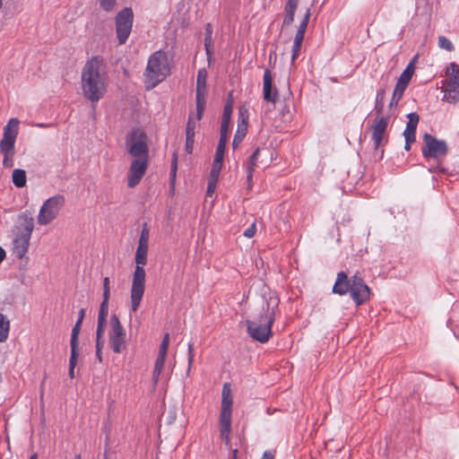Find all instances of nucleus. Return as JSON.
Wrapping results in <instances>:
<instances>
[{
    "instance_id": "nucleus-22",
    "label": "nucleus",
    "mask_w": 459,
    "mask_h": 459,
    "mask_svg": "<svg viewBox=\"0 0 459 459\" xmlns=\"http://www.w3.org/2000/svg\"><path fill=\"white\" fill-rule=\"evenodd\" d=\"M409 121L407 122L405 130L403 131L404 138H413L415 139V134L417 126L420 120V117L417 113H410L407 115Z\"/></svg>"
},
{
    "instance_id": "nucleus-37",
    "label": "nucleus",
    "mask_w": 459,
    "mask_h": 459,
    "mask_svg": "<svg viewBox=\"0 0 459 459\" xmlns=\"http://www.w3.org/2000/svg\"><path fill=\"white\" fill-rule=\"evenodd\" d=\"M205 103V98L199 97V99H196V114L194 116V118L196 122H198L203 117Z\"/></svg>"
},
{
    "instance_id": "nucleus-46",
    "label": "nucleus",
    "mask_w": 459,
    "mask_h": 459,
    "mask_svg": "<svg viewBox=\"0 0 459 459\" xmlns=\"http://www.w3.org/2000/svg\"><path fill=\"white\" fill-rule=\"evenodd\" d=\"M218 180L208 179L207 195L212 196L214 193Z\"/></svg>"
},
{
    "instance_id": "nucleus-56",
    "label": "nucleus",
    "mask_w": 459,
    "mask_h": 459,
    "mask_svg": "<svg viewBox=\"0 0 459 459\" xmlns=\"http://www.w3.org/2000/svg\"><path fill=\"white\" fill-rule=\"evenodd\" d=\"M237 455H238V449H234L232 451V459H238Z\"/></svg>"
},
{
    "instance_id": "nucleus-17",
    "label": "nucleus",
    "mask_w": 459,
    "mask_h": 459,
    "mask_svg": "<svg viewBox=\"0 0 459 459\" xmlns=\"http://www.w3.org/2000/svg\"><path fill=\"white\" fill-rule=\"evenodd\" d=\"M30 240V236L15 232L13 240V254L16 257L22 259L25 256L26 253L28 252Z\"/></svg>"
},
{
    "instance_id": "nucleus-26",
    "label": "nucleus",
    "mask_w": 459,
    "mask_h": 459,
    "mask_svg": "<svg viewBox=\"0 0 459 459\" xmlns=\"http://www.w3.org/2000/svg\"><path fill=\"white\" fill-rule=\"evenodd\" d=\"M204 44L207 57H212L215 55L214 45L212 41V28L210 23L205 26Z\"/></svg>"
},
{
    "instance_id": "nucleus-21",
    "label": "nucleus",
    "mask_w": 459,
    "mask_h": 459,
    "mask_svg": "<svg viewBox=\"0 0 459 459\" xmlns=\"http://www.w3.org/2000/svg\"><path fill=\"white\" fill-rule=\"evenodd\" d=\"M207 71L205 68L199 69L196 80V99L205 98L207 93Z\"/></svg>"
},
{
    "instance_id": "nucleus-28",
    "label": "nucleus",
    "mask_w": 459,
    "mask_h": 459,
    "mask_svg": "<svg viewBox=\"0 0 459 459\" xmlns=\"http://www.w3.org/2000/svg\"><path fill=\"white\" fill-rule=\"evenodd\" d=\"M166 357L167 355L158 354L156 358L152 372V383L154 385L158 384L160 374L164 369Z\"/></svg>"
},
{
    "instance_id": "nucleus-25",
    "label": "nucleus",
    "mask_w": 459,
    "mask_h": 459,
    "mask_svg": "<svg viewBox=\"0 0 459 459\" xmlns=\"http://www.w3.org/2000/svg\"><path fill=\"white\" fill-rule=\"evenodd\" d=\"M224 152L216 151L213 164L209 175V179L218 180L220 172L222 168Z\"/></svg>"
},
{
    "instance_id": "nucleus-13",
    "label": "nucleus",
    "mask_w": 459,
    "mask_h": 459,
    "mask_svg": "<svg viewBox=\"0 0 459 459\" xmlns=\"http://www.w3.org/2000/svg\"><path fill=\"white\" fill-rule=\"evenodd\" d=\"M134 13L131 8L126 7L116 16V32L119 44L127 40L133 25Z\"/></svg>"
},
{
    "instance_id": "nucleus-10",
    "label": "nucleus",
    "mask_w": 459,
    "mask_h": 459,
    "mask_svg": "<svg viewBox=\"0 0 459 459\" xmlns=\"http://www.w3.org/2000/svg\"><path fill=\"white\" fill-rule=\"evenodd\" d=\"M65 202V196L56 195L47 199L41 205L37 221L39 225H48L57 218Z\"/></svg>"
},
{
    "instance_id": "nucleus-42",
    "label": "nucleus",
    "mask_w": 459,
    "mask_h": 459,
    "mask_svg": "<svg viewBox=\"0 0 459 459\" xmlns=\"http://www.w3.org/2000/svg\"><path fill=\"white\" fill-rule=\"evenodd\" d=\"M100 7L106 12H110L113 10L117 0H99Z\"/></svg>"
},
{
    "instance_id": "nucleus-54",
    "label": "nucleus",
    "mask_w": 459,
    "mask_h": 459,
    "mask_svg": "<svg viewBox=\"0 0 459 459\" xmlns=\"http://www.w3.org/2000/svg\"><path fill=\"white\" fill-rule=\"evenodd\" d=\"M96 356L100 362L102 361V355H101V350H96Z\"/></svg>"
},
{
    "instance_id": "nucleus-45",
    "label": "nucleus",
    "mask_w": 459,
    "mask_h": 459,
    "mask_svg": "<svg viewBox=\"0 0 459 459\" xmlns=\"http://www.w3.org/2000/svg\"><path fill=\"white\" fill-rule=\"evenodd\" d=\"M177 168H178V159H177V156L174 155L173 160L171 162V169H170V180H171V184L174 183V180L176 178Z\"/></svg>"
},
{
    "instance_id": "nucleus-35",
    "label": "nucleus",
    "mask_w": 459,
    "mask_h": 459,
    "mask_svg": "<svg viewBox=\"0 0 459 459\" xmlns=\"http://www.w3.org/2000/svg\"><path fill=\"white\" fill-rule=\"evenodd\" d=\"M197 122L194 118V115L189 116L186 128V137L195 138Z\"/></svg>"
},
{
    "instance_id": "nucleus-52",
    "label": "nucleus",
    "mask_w": 459,
    "mask_h": 459,
    "mask_svg": "<svg viewBox=\"0 0 459 459\" xmlns=\"http://www.w3.org/2000/svg\"><path fill=\"white\" fill-rule=\"evenodd\" d=\"M413 142H415V139H413V138H410V139H409V138H405V145H404V149H405L406 151H410V149H411V143H412Z\"/></svg>"
},
{
    "instance_id": "nucleus-24",
    "label": "nucleus",
    "mask_w": 459,
    "mask_h": 459,
    "mask_svg": "<svg viewBox=\"0 0 459 459\" xmlns=\"http://www.w3.org/2000/svg\"><path fill=\"white\" fill-rule=\"evenodd\" d=\"M259 152H260V149L256 148L246 163L247 180V184H248V188H251V186H252L253 172L255 170L256 162L258 160Z\"/></svg>"
},
{
    "instance_id": "nucleus-27",
    "label": "nucleus",
    "mask_w": 459,
    "mask_h": 459,
    "mask_svg": "<svg viewBox=\"0 0 459 459\" xmlns=\"http://www.w3.org/2000/svg\"><path fill=\"white\" fill-rule=\"evenodd\" d=\"M85 316V309L81 308L79 311L78 319L73 327L71 334V348H78V336L81 330V325Z\"/></svg>"
},
{
    "instance_id": "nucleus-14",
    "label": "nucleus",
    "mask_w": 459,
    "mask_h": 459,
    "mask_svg": "<svg viewBox=\"0 0 459 459\" xmlns=\"http://www.w3.org/2000/svg\"><path fill=\"white\" fill-rule=\"evenodd\" d=\"M148 167V160L145 158L134 159L131 163L129 171L127 174L129 187H134L138 185L144 176Z\"/></svg>"
},
{
    "instance_id": "nucleus-49",
    "label": "nucleus",
    "mask_w": 459,
    "mask_h": 459,
    "mask_svg": "<svg viewBox=\"0 0 459 459\" xmlns=\"http://www.w3.org/2000/svg\"><path fill=\"white\" fill-rule=\"evenodd\" d=\"M385 95V89H379L377 91L376 100L384 101Z\"/></svg>"
},
{
    "instance_id": "nucleus-15",
    "label": "nucleus",
    "mask_w": 459,
    "mask_h": 459,
    "mask_svg": "<svg viewBox=\"0 0 459 459\" xmlns=\"http://www.w3.org/2000/svg\"><path fill=\"white\" fill-rule=\"evenodd\" d=\"M232 111V104L227 103L224 107L223 117L221 125L220 140L216 151L225 152L226 144L228 143L229 128Z\"/></svg>"
},
{
    "instance_id": "nucleus-33",
    "label": "nucleus",
    "mask_w": 459,
    "mask_h": 459,
    "mask_svg": "<svg viewBox=\"0 0 459 459\" xmlns=\"http://www.w3.org/2000/svg\"><path fill=\"white\" fill-rule=\"evenodd\" d=\"M406 88H407L406 86H403V85H402L400 83H396L394 91V93H393L392 100H391L390 104H389L390 108H392L393 106H396L397 105V103L399 102V100L403 97V92H404Z\"/></svg>"
},
{
    "instance_id": "nucleus-20",
    "label": "nucleus",
    "mask_w": 459,
    "mask_h": 459,
    "mask_svg": "<svg viewBox=\"0 0 459 459\" xmlns=\"http://www.w3.org/2000/svg\"><path fill=\"white\" fill-rule=\"evenodd\" d=\"M20 226L17 228L18 233L30 236L34 229L33 218L29 212H24L18 216Z\"/></svg>"
},
{
    "instance_id": "nucleus-7",
    "label": "nucleus",
    "mask_w": 459,
    "mask_h": 459,
    "mask_svg": "<svg viewBox=\"0 0 459 459\" xmlns=\"http://www.w3.org/2000/svg\"><path fill=\"white\" fill-rule=\"evenodd\" d=\"M221 408L220 413L221 437L226 445L230 443L231 431L232 395L230 384H224L222 388Z\"/></svg>"
},
{
    "instance_id": "nucleus-12",
    "label": "nucleus",
    "mask_w": 459,
    "mask_h": 459,
    "mask_svg": "<svg viewBox=\"0 0 459 459\" xmlns=\"http://www.w3.org/2000/svg\"><path fill=\"white\" fill-rule=\"evenodd\" d=\"M447 151V144L445 141L438 140L429 134H425L423 135L421 152L425 159H434L438 160L446 155Z\"/></svg>"
},
{
    "instance_id": "nucleus-18",
    "label": "nucleus",
    "mask_w": 459,
    "mask_h": 459,
    "mask_svg": "<svg viewBox=\"0 0 459 459\" xmlns=\"http://www.w3.org/2000/svg\"><path fill=\"white\" fill-rule=\"evenodd\" d=\"M264 89H263V94L264 99L272 103H275L278 100V93L277 91H273V76L271 74V71L269 69H266L264 74Z\"/></svg>"
},
{
    "instance_id": "nucleus-16",
    "label": "nucleus",
    "mask_w": 459,
    "mask_h": 459,
    "mask_svg": "<svg viewBox=\"0 0 459 459\" xmlns=\"http://www.w3.org/2000/svg\"><path fill=\"white\" fill-rule=\"evenodd\" d=\"M388 126V118L385 117H377L375 124L372 126V141L374 148L377 150L385 142V131Z\"/></svg>"
},
{
    "instance_id": "nucleus-40",
    "label": "nucleus",
    "mask_w": 459,
    "mask_h": 459,
    "mask_svg": "<svg viewBox=\"0 0 459 459\" xmlns=\"http://www.w3.org/2000/svg\"><path fill=\"white\" fill-rule=\"evenodd\" d=\"M169 345V334L166 333L161 341L159 354L167 355Z\"/></svg>"
},
{
    "instance_id": "nucleus-53",
    "label": "nucleus",
    "mask_w": 459,
    "mask_h": 459,
    "mask_svg": "<svg viewBox=\"0 0 459 459\" xmlns=\"http://www.w3.org/2000/svg\"><path fill=\"white\" fill-rule=\"evenodd\" d=\"M5 257V251L3 247H0V263L4 261Z\"/></svg>"
},
{
    "instance_id": "nucleus-5",
    "label": "nucleus",
    "mask_w": 459,
    "mask_h": 459,
    "mask_svg": "<svg viewBox=\"0 0 459 459\" xmlns=\"http://www.w3.org/2000/svg\"><path fill=\"white\" fill-rule=\"evenodd\" d=\"M19 131V120L11 118L4 127L3 138L0 141V152L4 155L3 165L5 168L13 166L14 144Z\"/></svg>"
},
{
    "instance_id": "nucleus-11",
    "label": "nucleus",
    "mask_w": 459,
    "mask_h": 459,
    "mask_svg": "<svg viewBox=\"0 0 459 459\" xmlns=\"http://www.w3.org/2000/svg\"><path fill=\"white\" fill-rule=\"evenodd\" d=\"M108 342L115 353H121L126 347V333L121 325L118 316L113 314L110 316V329L108 332Z\"/></svg>"
},
{
    "instance_id": "nucleus-51",
    "label": "nucleus",
    "mask_w": 459,
    "mask_h": 459,
    "mask_svg": "<svg viewBox=\"0 0 459 459\" xmlns=\"http://www.w3.org/2000/svg\"><path fill=\"white\" fill-rule=\"evenodd\" d=\"M261 459H274V453L272 451H265Z\"/></svg>"
},
{
    "instance_id": "nucleus-2",
    "label": "nucleus",
    "mask_w": 459,
    "mask_h": 459,
    "mask_svg": "<svg viewBox=\"0 0 459 459\" xmlns=\"http://www.w3.org/2000/svg\"><path fill=\"white\" fill-rule=\"evenodd\" d=\"M149 237V230L144 225L141 231L134 255L135 268L130 288L131 310L133 312L138 310L145 291L146 272L143 266L147 264Z\"/></svg>"
},
{
    "instance_id": "nucleus-48",
    "label": "nucleus",
    "mask_w": 459,
    "mask_h": 459,
    "mask_svg": "<svg viewBox=\"0 0 459 459\" xmlns=\"http://www.w3.org/2000/svg\"><path fill=\"white\" fill-rule=\"evenodd\" d=\"M195 138L186 137V151L187 153H192L194 149Z\"/></svg>"
},
{
    "instance_id": "nucleus-32",
    "label": "nucleus",
    "mask_w": 459,
    "mask_h": 459,
    "mask_svg": "<svg viewBox=\"0 0 459 459\" xmlns=\"http://www.w3.org/2000/svg\"><path fill=\"white\" fill-rule=\"evenodd\" d=\"M13 183L17 187H23L26 185V173L23 169H16L12 175Z\"/></svg>"
},
{
    "instance_id": "nucleus-43",
    "label": "nucleus",
    "mask_w": 459,
    "mask_h": 459,
    "mask_svg": "<svg viewBox=\"0 0 459 459\" xmlns=\"http://www.w3.org/2000/svg\"><path fill=\"white\" fill-rule=\"evenodd\" d=\"M110 298V281L108 277L103 279V299H109Z\"/></svg>"
},
{
    "instance_id": "nucleus-39",
    "label": "nucleus",
    "mask_w": 459,
    "mask_h": 459,
    "mask_svg": "<svg viewBox=\"0 0 459 459\" xmlns=\"http://www.w3.org/2000/svg\"><path fill=\"white\" fill-rule=\"evenodd\" d=\"M438 47L448 51H452L454 49L452 42L444 36H440L438 38Z\"/></svg>"
},
{
    "instance_id": "nucleus-8",
    "label": "nucleus",
    "mask_w": 459,
    "mask_h": 459,
    "mask_svg": "<svg viewBox=\"0 0 459 459\" xmlns=\"http://www.w3.org/2000/svg\"><path fill=\"white\" fill-rule=\"evenodd\" d=\"M446 79L441 83L443 100L449 103L459 101V65L450 63L446 69Z\"/></svg>"
},
{
    "instance_id": "nucleus-3",
    "label": "nucleus",
    "mask_w": 459,
    "mask_h": 459,
    "mask_svg": "<svg viewBox=\"0 0 459 459\" xmlns=\"http://www.w3.org/2000/svg\"><path fill=\"white\" fill-rule=\"evenodd\" d=\"M82 88L91 102L100 100L107 88L105 65L101 59H88L82 71Z\"/></svg>"
},
{
    "instance_id": "nucleus-30",
    "label": "nucleus",
    "mask_w": 459,
    "mask_h": 459,
    "mask_svg": "<svg viewBox=\"0 0 459 459\" xmlns=\"http://www.w3.org/2000/svg\"><path fill=\"white\" fill-rule=\"evenodd\" d=\"M108 300L109 299H102V302L100 306V311L98 315V325L97 328H104L106 326L107 316L108 314Z\"/></svg>"
},
{
    "instance_id": "nucleus-58",
    "label": "nucleus",
    "mask_w": 459,
    "mask_h": 459,
    "mask_svg": "<svg viewBox=\"0 0 459 459\" xmlns=\"http://www.w3.org/2000/svg\"><path fill=\"white\" fill-rule=\"evenodd\" d=\"M30 459H38L37 454H33Z\"/></svg>"
},
{
    "instance_id": "nucleus-36",
    "label": "nucleus",
    "mask_w": 459,
    "mask_h": 459,
    "mask_svg": "<svg viewBox=\"0 0 459 459\" xmlns=\"http://www.w3.org/2000/svg\"><path fill=\"white\" fill-rule=\"evenodd\" d=\"M304 35L305 34H303V33H299V32L296 33L293 46H292L291 57H297L299 56V51L300 49L301 43L304 39Z\"/></svg>"
},
{
    "instance_id": "nucleus-6",
    "label": "nucleus",
    "mask_w": 459,
    "mask_h": 459,
    "mask_svg": "<svg viewBox=\"0 0 459 459\" xmlns=\"http://www.w3.org/2000/svg\"><path fill=\"white\" fill-rule=\"evenodd\" d=\"M170 73L169 59H148L147 67L143 74L147 90L153 89Z\"/></svg>"
},
{
    "instance_id": "nucleus-55",
    "label": "nucleus",
    "mask_w": 459,
    "mask_h": 459,
    "mask_svg": "<svg viewBox=\"0 0 459 459\" xmlns=\"http://www.w3.org/2000/svg\"><path fill=\"white\" fill-rule=\"evenodd\" d=\"M160 54H161V51H160V50H159V51H156L155 53H153L150 57H153V58H156V57H162V56H160Z\"/></svg>"
},
{
    "instance_id": "nucleus-44",
    "label": "nucleus",
    "mask_w": 459,
    "mask_h": 459,
    "mask_svg": "<svg viewBox=\"0 0 459 459\" xmlns=\"http://www.w3.org/2000/svg\"><path fill=\"white\" fill-rule=\"evenodd\" d=\"M188 367H187V371H186V374L188 375L190 370H191V368H192V365H193V362H194V344L193 343H189L188 344Z\"/></svg>"
},
{
    "instance_id": "nucleus-23",
    "label": "nucleus",
    "mask_w": 459,
    "mask_h": 459,
    "mask_svg": "<svg viewBox=\"0 0 459 459\" xmlns=\"http://www.w3.org/2000/svg\"><path fill=\"white\" fill-rule=\"evenodd\" d=\"M299 4V0H288L284 7L283 25L289 26L294 21L295 12Z\"/></svg>"
},
{
    "instance_id": "nucleus-57",
    "label": "nucleus",
    "mask_w": 459,
    "mask_h": 459,
    "mask_svg": "<svg viewBox=\"0 0 459 459\" xmlns=\"http://www.w3.org/2000/svg\"><path fill=\"white\" fill-rule=\"evenodd\" d=\"M36 126H37L38 127H41V128H45V127H48V125H47V124H37Z\"/></svg>"
},
{
    "instance_id": "nucleus-19",
    "label": "nucleus",
    "mask_w": 459,
    "mask_h": 459,
    "mask_svg": "<svg viewBox=\"0 0 459 459\" xmlns=\"http://www.w3.org/2000/svg\"><path fill=\"white\" fill-rule=\"evenodd\" d=\"M247 130V110L239 109L238 130L235 134L232 145L237 148L244 139Z\"/></svg>"
},
{
    "instance_id": "nucleus-47",
    "label": "nucleus",
    "mask_w": 459,
    "mask_h": 459,
    "mask_svg": "<svg viewBox=\"0 0 459 459\" xmlns=\"http://www.w3.org/2000/svg\"><path fill=\"white\" fill-rule=\"evenodd\" d=\"M256 231L255 224L253 223L250 227H248L243 233L246 238H251L255 236Z\"/></svg>"
},
{
    "instance_id": "nucleus-50",
    "label": "nucleus",
    "mask_w": 459,
    "mask_h": 459,
    "mask_svg": "<svg viewBox=\"0 0 459 459\" xmlns=\"http://www.w3.org/2000/svg\"><path fill=\"white\" fill-rule=\"evenodd\" d=\"M383 108H384V101L376 100L375 109L378 115L383 112Z\"/></svg>"
},
{
    "instance_id": "nucleus-38",
    "label": "nucleus",
    "mask_w": 459,
    "mask_h": 459,
    "mask_svg": "<svg viewBox=\"0 0 459 459\" xmlns=\"http://www.w3.org/2000/svg\"><path fill=\"white\" fill-rule=\"evenodd\" d=\"M104 328H97L96 330V350H102L104 347Z\"/></svg>"
},
{
    "instance_id": "nucleus-1",
    "label": "nucleus",
    "mask_w": 459,
    "mask_h": 459,
    "mask_svg": "<svg viewBox=\"0 0 459 459\" xmlns=\"http://www.w3.org/2000/svg\"><path fill=\"white\" fill-rule=\"evenodd\" d=\"M279 302L278 297L274 294L270 293L268 296H264L261 306L254 316L246 321L247 333L253 340L261 343L269 341Z\"/></svg>"
},
{
    "instance_id": "nucleus-9",
    "label": "nucleus",
    "mask_w": 459,
    "mask_h": 459,
    "mask_svg": "<svg viewBox=\"0 0 459 459\" xmlns=\"http://www.w3.org/2000/svg\"><path fill=\"white\" fill-rule=\"evenodd\" d=\"M126 150L134 159L145 158L148 160L149 147L147 135L143 130L134 128L126 136Z\"/></svg>"
},
{
    "instance_id": "nucleus-34",
    "label": "nucleus",
    "mask_w": 459,
    "mask_h": 459,
    "mask_svg": "<svg viewBox=\"0 0 459 459\" xmlns=\"http://www.w3.org/2000/svg\"><path fill=\"white\" fill-rule=\"evenodd\" d=\"M79 353H78V348H71V356L69 360V371L68 375L71 378L74 377V368L77 363Z\"/></svg>"
},
{
    "instance_id": "nucleus-59",
    "label": "nucleus",
    "mask_w": 459,
    "mask_h": 459,
    "mask_svg": "<svg viewBox=\"0 0 459 459\" xmlns=\"http://www.w3.org/2000/svg\"><path fill=\"white\" fill-rule=\"evenodd\" d=\"M76 459H81V456L79 455H76Z\"/></svg>"
},
{
    "instance_id": "nucleus-4",
    "label": "nucleus",
    "mask_w": 459,
    "mask_h": 459,
    "mask_svg": "<svg viewBox=\"0 0 459 459\" xmlns=\"http://www.w3.org/2000/svg\"><path fill=\"white\" fill-rule=\"evenodd\" d=\"M333 292L339 295L350 292L357 306L364 304L370 298V289L363 279L358 275L349 279L344 272L338 273Z\"/></svg>"
},
{
    "instance_id": "nucleus-31",
    "label": "nucleus",
    "mask_w": 459,
    "mask_h": 459,
    "mask_svg": "<svg viewBox=\"0 0 459 459\" xmlns=\"http://www.w3.org/2000/svg\"><path fill=\"white\" fill-rule=\"evenodd\" d=\"M10 330V321L4 314L0 313V342H4L8 338Z\"/></svg>"
},
{
    "instance_id": "nucleus-29",
    "label": "nucleus",
    "mask_w": 459,
    "mask_h": 459,
    "mask_svg": "<svg viewBox=\"0 0 459 459\" xmlns=\"http://www.w3.org/2000/svg\"><path fill=\"white\" fill-rule=\"evenodd\" d=\"M415 63H416V59H412L409 63L407 67L404 69V71L400 75L397 83H400L406 87L408 86V84L414 74V71H415Z\"/></svg>"
},
{
    "instance_id": "nucleus-41",
    "label": "nucleus",
    "mask_w": 459,
    "mask_h": 459,
    "mask_svg": "<svg viewBox=\"0 0 459 459\" xmlns=\"http://www.w3.org/2000/svg\"><path fill=\"white\" fill-rule=\"evenodd\" d=\"M309 18H310V10L307 9L306 13H305V15H304L303 20L301 21V22H300V24L299 26V29H298L297 32L305 34V31L307 30Z\"/></svg>"
}]
</instances>
